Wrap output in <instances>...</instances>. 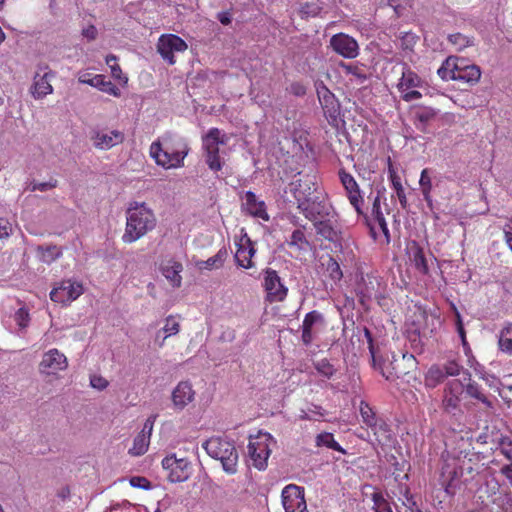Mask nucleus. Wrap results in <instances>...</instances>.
Returning <instances> with one entry per match:
<instances>
[{
  "instance_id": "1",
  "label": "nucleus",
  "mask_w": 512,
  "mask_h": 512,
  "mask_svg": "<svg viewBox=\"0 0 512 512\" xmlns=\"http://www.w3.org/2000/svg\"><path fill=\"white\" fill-rule=\"evenodd\" d=\"M187 141L172 132L165 133L150 145V156L158 166L164 169L184 166V159L189 153Z\"/></svg>"
},
{
  "instance_id": "2",
  "label": "nucleus",
  "mask_w": 512,
  "mask_h": 512,
  "mask_svg": "<svg viewBox=\"0 0 512 512\" xmlns=\"http://www.w3.org/2000/svg\"><path fill=\"white\" fill-rule=\"evenodd\" d=\"M126 225L122 235L125 244H131L155 229L157 218L146 202L132 201L126 212Z\"/></svg>"
},
{
  "instance_id": "3",
  "label": "nucleus",
  "mask_w": 512,
  "mask_h": 512,
  "mask_svg": "<svg viewBox=\"0 0 512 512\" xmlns=\"http://www.w3.org/2000/svg\"><path fill=\"white\" fill-rule=\"evenodd\" d=\"M289 191L297 201V208L310 221H316L325 207L316 202L312 195L316 191L314 177L305 175L289 184Z\"/></svg>"
},
{
  "instance_id": "4",
  "label": "nucleus",
  "mask_w": 512,
  "mask_h": 512,
  "mask_svg": "<svg viewBox=\"0 0 512 512\" xmlns=\"http://www.w3.org/2000/svg\"><path fill=\"white\" fill-rule=\"evenodd\" d=\"M202 447L210 457L221 462L227 474L233 475L237 472L239 456L232 441L223 437H211Z\"/></svg>"
},
{
  "instance_id": "5",
  "label": "nucleus",
  "mask_w": 512,
  "mask_h": 512,
  "mask_svg": "<svg viewBox=\"0 0 512 512\" xmlns=\"http://www.w3.org/2000/svg\"><path fill=\"white\" fill-rule=\"evenodd\" d=\"M205 150V161L209 169L218 172L222 169L223 162L219 156V145L227 142V137L218 128H211L202 138Z\"/></svg>"
},
{
  "instance_id": "6",
  "label": "nucleus",
  "mask_w": 512,
  "mask_h": 512,
  "mask_svg": "<svg viewBox=\"0 0 512 512\" xmlns=\"http://www.w3.org/2000/svg\"><path fill=\"white\" fill-rule=\"evenodd\" d=\"M272 436L266 432H259L256 437H250L248 444V455L252 464L258 470H264L267 467V461L271 453L269 442Z\"/></svg>"
},
{
  "instance_id": "7",
  "label": "nucleus",
  "mask_w": 512,
  "mask_h": 512,
  "mask_svg": "<svg viewBox=\"0 0 512 512\" xmlns=\"http://www.w3.org/2000/svg\"><path fill=\"white\" fill-rule=\"evenodd\" d=\"M263 287L266 300L270 303L283 301L288 294V288L283 283L277 271L266 268L263 271Z\"/></svg>"
},
{
  "instance_id": "8",
  "label": "nucleus",
  "mask_w": 512,
  "mask_h": 512,
  "mask_svg": "<svg viewBox=\"0 0 512 512\" xmlns=\"http://www.w3.org/2000/svg\"><path fill=\"white\" fill-rule=\"evenodd\" d=\"M282 505L285 512H308L303 487L289 484L281 492Z\"/></svg>"
},
{
  "instance_id": "9",
  "label": "nucleus",
  "mask_w": 512,
  "mask_h": 512,
  "mask_svg": "<svg viewBox=\"0 0 512 512\" xmlns=\"http://www.w3.org/2000/svg\"><path fill=\"white\" fill-rule=\"evenodd\" d=\"M68 367L67 357L58 349L53 348L42 355L39 372L45 376H55Z\"/></svg>"
},
{
  "instance_id": "10",
  "label": "nucleus",
  "mask_w": 512,
  "mask_h": 512,
  "mask_svg": "<svg viewBox=\"0 0 512 512\" xmlns=\"http://www.w3.org/2000/svg\"><path fill=\"white\" fill-rule=\"evenodd\" d=\"M359 411L363 423L372 430L378 442H382L389 438L388 425L382 419L377 418L375 412L367 402H360Z\"/></svg>"
},
{
  "instance_id": "11",
  "label": "nucleus",
  "mask_w": 512,
  "mask_h": 512,
  "mask_svg": "<svg viewBox=\"0 0 512 512\" xmlns=\"http://www.w3.org/2000/svg\"><path fill=\"white\" fill-rule=\"evenodd\" d=\"M186 42L175 34L161 35L157 43V51L170 65L175 63V52H184L187 49Z\"/></svg>"
},
{
  "instance_id": "12",
  "label": "nucleus",
  "mask_w": 512,
  "mask_h": 512,
  "mask_svg": "<svg viewBox=\"0 0 512 512\" xmlns=\"http://www.w3.org/2000/svg\"><path fill=\"white\" fill-rule=\"evenodd\" d=\"M84 289L80 282L63 280L50 292V299L57 303L68 304L82 295Z\"/></svg>"
},
{
  "instance_id": "13",
  "label": "nucleus",
  "mask_w": 512,
  "mask_h": 512,
  "mask_svg": "<svg viewBox=\"0 0 512 512\" xmlns=\"http://www.w3.org/2000/svg\"><path fill=\"white\" fill-rule=\"evenodd\" d=\"M90 139L96 149L109 150L121 144L125 137L124 133L119 130L97 128L91 131Z\"/></svg>"
},
{
  "instance_id": "14",
  "label": "nucleus",
  "mask_w": 512,
  "mask_h": 512,
  "mask_svg": "<svg viewBox=\"0 0 512 512\" xmlns=\"http://www.w3.org/2000/svg\"><path fill=\"white\" fill-rule=\"evenodd\" d=\"M332 50L346 59H354L359 55L358 42L348 34L337 33L330 38Z\"/></svg>"
},
{
  "instance_id": "15",
  "label": "nucleus",
  "mask_w": 512,
  "mask_h": 512,
  "mask_svg": "<svg viewBox=\"0 0 512 512\" xmlns=\"http://www.w3.org/2000/svg\"><path fill=\"white\" fill-rule=\"evenodd\" d=\"M162 467L168 471L172 483L184 482L189 478V462L185 458H176L174 454L162 460Z\"/></svg>"
},
{
  "instance_id": "16",
  "label": "nucleus",
  "mask_w": 512,
  "mask_h": 512,
  "mask_svg": "<svg viewBox=\"0 0 512 512\" xmlns=\"http://www.w3.org/2000/svg\"><path fill=\"white\" fill-rule=\"evenodd\" d=\"M339 178L341 184L343 185L346 191V195L349 199L350 204L356 210L357 214H363L362 207L364 204V198L362 196L360 187L356 182L355 178L350 173L346 172L344 169H341L339 171Z\"/></svg>"
},
{
  "instance_id": "17",
  "label": "nucleus",
  "mask_w": 512,
  "mask_h": 512,
  "mask_svg": "<svg viewBox=\"0 0 512 512\" xmlns=\"http://www.w3.org/2000/svg\"><path fill=\"white\" fill-rule=\"evenodd\" d=\"M379 286V280L370 275L362 276L356 283L355 292L363 307H367L372 299L378 298Z\"/></svg>"
},
{
  "instance_id": "18",
  "label": "nucleus",
  "mask_w": 512,
  "mask_h": 512,
  "mask_svg": "<svg viewBox=\"0 0 512 512\" xmlns=\"http://www.w3.org/2000/svg\"><path fill=\"white\" fill-rule=\"evenodd\" d=\"M439 110L430 106L417 105L413 108V124L422 133H429V126L438 115Z\"/></svg>"
},
{
  "instance_id": "19",
  "label": "nucleus",
  "mask_w": 512,
  "mask_h": 512,
  "mask_svg": "<svg viewBox=\"0 0 512 512\" xmlns=\"http://www.w3.org/2000/svg\"><path fill=\"white\" fill-rule=\"evenodd\" d=\"M195 398V391L193 390L190 381H180L171 393V400L176 410H183Z\"/></svg>"
},
{
  "instance_id": "20",
  "label": "nucleus",
  "mask_w": 512,
  "mask_h": 512,
  "mask_svg": "<svg viewBox=\"0 0 512 512\" xmlns=\"http://www.w3.org/2000/svg\"><path fill=\"white\" fill-rule=\"evenodd\" d=\"M78 80L82 84H87L92 87H95L98 90L105 92L109 95L115 97L120 96V89L111 81L106 80V77L104 75H92L90 73H82L79 75Z\"/></svg>"
},
{
  "instance_id": "21",
  "label": "nucleus",
  "mask_w": 512,
  "mask_h": 512,
  "mask_svg": "<svg viewBox=\"0 0 512 512\" xmlns=\"http://www.w3.org/2000/svg\"><path fill=\"white\" fill-rule=\"evenodd\" d=\"M317 95L324 113L335 119L340 110V104L335 95L324 84L317 86Z\"/></svg>"
},
{
  "instance_id": "22",
  "label": "nucleus",
  "mask_w": 512,
  "mask_h": 512,
  "mask_svg": "<svg viewBox=\"0 0 512 512\" xmlns=\"http://www.w3.org/2000/svg\"><path fill=\"white\" fill-rule=\"evenodd\" d=\"M237 250L235 253V260L238 266L244 269H250L254 266L252 258L254 257L256 250L253 246L252 241L248 237L241 238L237 244Z\"/></svg>"
},
{
  "instance_id": "23",
  "label": "nucleus",
  "mask_w": 512,
  "mask_h": 512,
  "mask_svg": "<svg viewBox=\"0 0 512 512\" xmlns=\"http://www.w3.org/2000/svg\"><path fill=\"white\" fill-rule=\"evenodd\" d=\"M323 315L316 310L307 313L302 322L301 340L305 346H309L314 340L313 328L317 324H323Z\"/></svg>"
},
{
  "instance_id": "24",
  "label": "nucleus",
  "mask_w": 512,
  "mask_h": 512,
  "mask_svg": "<svg viewBox=\"0 0 512 512\" xmlns=\"http://www.w3.org/2000/svg\"><path fill=\"white\" fill-rule=\"evenodd\" d=\"M52 77H54V73L51 70L46 71L43 75L37 73L34 76L31 94L35 99H42L53 93V87L50 84Z\"/></svg>"
},
{
  "instance_id": "25",
  "label": "nucleus",
  "mask_w": 512,
  "mask_h": 512,
  "mask_svg": "<svg viewBox=\"0 0 512 512\" xmlns=\"http://www.w3.org/2000/svg\"><path fill=\"white\" fill-rule=\"evenodd\" d=\"M243 207L251 216L265 221L269 220L264 201L259 200L254 192L247 191L245 193Z\"/></svg>"
},
{
  "instance_id": "26",
  "label": "nucleus",
  "mask_w": 512,
  "mask_h": 512,
  "mask_svg": "<svg viewBox=\"0 0 512 512\" xmlns=\"http://www.w3.org/2000/svg\"><path fill=\"white\" fill-rule=\"evenodd\" d=\"M461 391L462 385L458 380L448 383L443 398V408L446 412L454 413L459 408Z\"/></svg>"
},
{
  "instance_id": "27",
  "label": "nucleus",
  "mask_w": 512,
  "mask_h": 512,
  "mask_svg": "<svg viewBox=\"0 0 512 512\" xmlns=\"http://www.w3.org/2000/svg\"><path fill=\"white\" fill-rule=\"evenodd\" d=\"M339 67L343 70L344 74L349 77V82L352 85H363L368 78L363 65L341 62Z\"/></svg>"
},
{
  "instance_id": "28",
  "label": "nucleus",
  "mask_w": 512,
  "mask_h": 512,
  "mask_svg": "<svg viewBox=\"0 0 512 512\" xmlns=\"http://www.w3.org/2000/svg\"><path fill=\"white\" fill-rule=\"evenodd\" d=\"M459 64H464V58L450 56L438 68V76L444 80H456Z\"/></svg>"
},
{
  "instance_id": "29",
  "label": "nucleus",
  "mask_w": 512,
  "mask_h": 512,
  "mask_svg": "<svg viewBox=\"0 0 512 512\" xmlns=\"http://www.w3.org/2000/svg\"><path fill=\"white\" fill-rule=\"evenodd\" d=\"M481 77V70L475 64H468L464 59V64H459L456 74L457 81H463L469 84H475Z\"/></svg>"
},
{
  "instance_id": "30",
  "label": "nucleus",
  "mask_w": 512,
  "mask_h": 512,
  "mask_svg": "<svg viewBox=\"0 0 512 512\" xmlns=\"http://www.w3.org/2000/svg\"><path fill=\"white\" fill-rule=\"evenodd\" d=\"M410 250V260L415 266V268L422 274H427L429 271L427 260L425 258L423 249L413 242V244L409 248Z\"/></svg>"
},
{
  "instance_id": "31",
  "label": "nucleus",
  "mask_w": 512,
  "mask_h": 512,
  "mask_svg": "<svg viewBox=\"0 0 512 512\" xmlns=\"http://www.w3.org/2000/svg\"><path fill=\"white\" fill-rule=\"evenodd\" d=\"M182 270L183 266L181 263L172 261L168 265L163 267L162 273L173 287H180L182 282V277L180 273Z\"/></svg>"
},
{
  "instance_id": "32",
  "label": "nucleus",
  "mask_w": 512,
  "mask_h": 512,
  "mask_svg": "<svg viewBox=\"0 0 512 512\" xmlns=\"http://www.w3.org/2000/svg\"><path fill=\"white\" fill-rule=\"evenodd\" d=\"M421 86L420 77L409 68H405L402 77L397 85L400 92H405L411 88H417Z\"/></svg>"
},
{
  "instance_id": "33",
  "label": "nucleus",
  "mask_w": 512,
  "mask_h": 512,
  "mask_svg": "<svg viewBox=\"0 0 512 512\" xmlns=\"http://www.w3.org/2000/svg\"><path fill=\"white\" fill-rule=\"evenodd\" d=\"M389 180L391 181L392 188L394 189L396 196L400 202V205L403 209H406L408 206V200L404 191V188L401 183V178L397 174V172L390 166L389 170Z\"/></svg>"
},
{
  "instance_id": "34",
  "label": "nucleus",
  "mask_w": 512,
  "mask_h": 512,
  "mask_svg": "<svg viewBox=\"0 0 512 512\" xmlns=\"http://www.w3.org/2000/svg\"><path fill=\"white\" fill-rule=\"evenodd\" d=\"M227 257V250L220 249L214 256L208 258L207 260H200L196 263V266L200 270H212L217 269L223 266L224 261Z\"/></svg>"
},
{
  "instance_id": "35",
  "label": "nucleus",
  "mask_w": 512,
  "mask_h": 512,
  "mask_svg": "<svg viewBox=\"0 0 512 512\" xmlns=\"http://www.w3.org/2000/svg\"><path fill=\"white\" fill-rule=\"evenodd\" d=\"M323 5V0H301L299 2V11L302 16L315 17L322 11Z\"/></svg>"
},
{
  "instance_id": "36",
  "label": "nucleus",
  "mask_w": 512,
  "mask_h": 512,
  "mask_svg": "<svg viewBox=\"0 0 512 512\" xmlns=\"http://www.w3.org/2000/svg\"><path fill=\"white\" fill-rule=\"evenodd\" d=\"M37 252L43 263L51 264L62 256V249L56 245L38 246Z\"/></svg>"
},
{
  "instance_id": "37",
  "label": "nucleus",
  "mask_w": 512,
  "mask_h": 512,
  "mask_svg": "<svg viewBox=\"0 0 512 512\" xmlns=\"http://www.w3.org/2000/svg\"><path fill=\"white\" fill-rule=\"evenodd\" d=\"M316 446L318 447H326L335 451H338L342 454H346V450L343 449L339 443L334 439L332 433L323 432L316 436L315 439Z\"/></svg>"
},
{
  "instance_id": "38",
  "label": "nucleus",
  "mask_w": 512,
  "mask_h": 512,
  "mask_svg": "<svg viewBox=\"0 0 512 512\" xmlns=\"http://www.w3.org/2000/svg\"><path fill=\"white\" fill-rule=\"evenodd\" d=\"M465 390L468 396L477 399L483 403L486 408H493V401L483 393L481 387L476 382L468 383Z\"/></svg>"
},
{
  "instance_id": "39",
  "label": "nucleus",
  "mask_w": 512,
  "mask_h": 512,
  "mask_svg": "<svg viewBox=\"0 0 512 512\" xmlns=\"http://www.w3.org/2000/svg\"><path fill=\"white\" fill-rule=\"evenodd\" d=\"M445 378V373L439 365H433L425 375V385L429 388H435Z\"/></svg>"
},
{
  "instance_id": "40",
  "label": "nucleus",
  "mask_w": 512,
  "mask_h": 512,
  "mask_svg": "<svg viewBox=\"0 0 512 512\" xmlns=\"http://www.w3.org/2000/svg\"><path fill=\"white\" fill-rule=\"evenodd\" d=\"M448 41L457 51H462L467 47L474 46L475 44L474 37H470L462 33H453L448 35Z\"/></svg>"
},
{
  "instance_id": "41",
  "label": "nucleus",
  "mask_w": 512,
  "mask_h": 512,
  "mask_svg": "<svg viewBox=\"0 0 512 512\" xmlns=\"http://www.w3.org/2000/svg\"><path fill=\"white\" fill-rule=\"evenodd\" d=\"M288 245L297 251H307L309 241L307 240L303 229L299 228L292 232Z\"/></svg>"
},
{
  "instance_id": "42",
  "label": "nucleus",
  "mask_w": 512,
  "mask_h": 512,
  "mask_svg": "<svg viewBox=\"0 0 512 512\" xmlns=\"http://www.w3.org/2000/svg\"><path fill=\"white\" fill-rule=\"evenodd\" d=\"M317 234L321 235L324 239L335 241L338 238V233L329 220L317 221L315 224Z\"/></svg>"
},
{
  "instance_id": "43",
  "label": "nucleus",
  "mask_w": 512,
  "mask_h": 512,
  "mask_svg": "<svg viewBox=\"0 0 512 512\" xmlns=\"http://www.w3.org/2000/svg\"><path fill=\"white\" fill-rule=\"evenodd\" d=\"M149 444H150V438H148L144 434H138L134 438L133 445L129 449L128 453L131 456H136V457L141 456L147 452Z\"/></svg>"
},
{
  "instance_id": "44",
  "label": "nucleus",
  "mask_w": 512,
  "mask_h": 512,
  "mask_svg": "<svg viewBox=\"0 0 512 512\" xmlns=\"http://www.w3.org/2000/svg\"><path fill=\"white\" fill-rule=\"evenodd\" d=\"M421 193L423 195L424 200L427 202L429 206H432V198H431V190H432V181L428 174V169H423L420 175L419 180Z\"/></svg>"
},
{
  "instance_id": "45",
  "label": "nucleus",
  "mask_w": 512,
  "mask_h": 512,
  "mask_svg": "<svg viewBox=\"0 0 512 512\" xmlns=\"http://www.w3.org/2000/svg\"><path fill=\"white\" fill-rule=\"evenodd\" d=\"M324 416V410L321 406L311 404L306 409H300L299 411V419L300 420H308V421H316L320 417Z\"/></svg>"
},
{
  "instance_id": "46",
  "label": "nucleus",
  "mask_w": 512,
  "mask_h": 512,
  "mask_svg": "<svg viewBox=\"0 0 512 512\" xmlns=\"http://www.w3.org/2000/svg\"><path fill=\"white\" fill-rule=\"evenodd\" d=\"M491 502L501 509L502 512H512V493L510 491L499 493Z\"/></svg>"
},
{
  "instance_id": "47",
  "label": "nucleus",
  "mask_w": 512,
  "mask_h": 512,
  "mask_svg": "<svg viewBox=\"0 0 512 512\" xmlns=\"http://www.w3.org/2000/svg\"><path fill=\"white\" fill-rule=\"evenodd\" d=\"M498 343L501 351L512 354V325L505 327L500 332Z\"/></svg>"
},
{
  "instance_id": "48",
  "label": "nucleus",
  "mask_w": 512,
  "mask_h": 512,
  "mask_svg": "<svg viewBox=\"0 0 512 512\" xmlns=\"http://www.w3.org/2000/svg\"><path fill=\"white\" fill-rule=\"evenodd\" d=\"M116 61L117 57L115 55L111 54L106 57V64L110 67L112 77L126 84L128 78L122 74V70Z\"/></svg>"
},
{
  "instance_id": "49",
  "label": "nucleus",
  "mask_w": 512,
  "mask_h": 512,
  "mask_svg": "<svg viewBox=\"0 0 512 512\" xmlns=\"http://www.w3.org/2000/svg\"><path fill=\"white\" fill-rule=\"evenodd\" d=\"M326 272L329 278L335 283L339 282L343 277L340 265L333 257H329L327 261Z\"/></svg>"
},
{
  "instance_id": "50",
  "label": "nucleus",
  "mask_w": 512,
  "mask_h": 512,
  "mask_svg": "<svg viewBox=\"0 0 512 512\" xmlns=\"http://www.w3.org/2000/svg\"><path fill=\"white\" fill-rule=\"evenodd\" d=\"M497 443L500 453L512 463V438L501 435Z\"/></svg>"
},
{
  "instance_id": "51",
  "label": "nucleus",
  "mask_w": 512,
  "mask_h": 512,
  "mask_svg": "<svg viewBox=\"0 0 512 512\" xmlns=\"http://www.w3.org/2000/svg\"><path fill=\"white\" fill-rule=\"evenodd\" d=\"M400 500L402 502V507L400 508L399 512H421L414 497L409 493L408 490H405L403 498Z\"/></svg>"
},
{
  "instance_id": "52",
  "label": "nucleus",
  "mask_w": 512,
  "mask_h": 512,
  "mask_svg": "<svg viewBox=\"0 0 512 512\" xmlns=\"http://www.w3.org/2000/svg\"><path fill=\"white\" fill-rule=\"evenodd\" d=\"M314 367L319 374L330 379L335 374V368L327 359H321L314 363Z\"/></svg>"
},
{
  "instance_id": "53",
  "label": "nucleus",
  "mask_w": 512,
  "mask_h": 512,
  "mask_svg": "<svg viewBox=\"0 0 512 512\" xmlns=\"http://www.w3.org/2000/svg\"><path fill=\"white\" fill-rule=\"evenodd\" d=\"M372 500L374 502V512H392V509L381 493H373Z\"/></svg>"
},
{
  "instance_id": "54",
  "label": "nucleus",
  "mask_w": 512,
  "mask_h": 512,
  "mask_svg": "<svg viewBox=\"0 0 512 512\" xmlns=\"http://www.w3.org/2000/svg\"><path fill=\"white\" fill-rule=\"evenodd\" d=\"M370 225H371V232L373 233L374 236H376V229L378 228L384 234L386 241L389 242L390 234H389V229H388L387 222H386L384 216L373 220V223H371Z\"/></svg>"
},
{
  "instance_id": "55",
  "label": "nucleus",
  "mask_w": 512,
  "mask_h": 512,
  "mask_svg": "<svg viewBox=\"0 0 512 512\" xmlns=\"http://www.w3.org/2000/svg\"><path fill=\"white\" fill-rule=\"evenodd\" d=\"M57 184H58V182L55 179H50L49 181H46V182L33 181L30 183L28 189L32 192H34V191L44 192V191H48V190H51V189L57 187Z\"/></svg>"
},
{
  "instance_id": "56",
  "label": "nucleus",
  "mask_w": 512,
  "mask_h": 512,
  "mask_svg": "<svg viewBox=\"0 0 512 512\" xmlns=\"http://www.w3.org/2000/svg\"><path fill=\"white\" fill-rule=\"evenodd\" d=\"M14 320L20 328L25 329L28 327L30 322L28 310L24 307L19 308L14 314Z\"/></svg>"
},
{
  "instance_id": "57",
  "label": "nucleus",
  "mask_w": 512,
  "mask_h": 512,
  "mask_svg": "<svg viewBox=\"0 0 512 512\" xmlns=\"http://www.w3.org/2000/svg\"><path fill=\"white\" fill-rule=\"evenodd\" d=\"M179 327V323L172 316H169L166 319L165 326L163 327V331L166 334L163 340H165L169 336L177 334L179 332Z\"/></svg>"
},
{
  "instance_id": "58",
  "label": "nucleus",
  "mask_w": 512,
  "mask_h": 512,
  "mask_svg": "<svg viewBox=\"0 0 512 512\" xmlns=\"http://www.w3.org/2000/svg\"><path fill=\"white\" fill-rule=\"evenodd\" d=\"M447 376H458L461 373L463 367L459 365L455 360L447 361L443 367H441Z\"/></svg>"
},
{
  "instance_id": "59",
  "label": "nucleus",
  "mask_w": 512,
  "mask_h": 512,
  "mask_svg": "<svg viewBox=\"0 0 512 512\" xmlns=\"http://www.w3.org/2000/svg\"><path fill=\"white\" fill-rule=\"evenodd\" d=\"M90 386L98 391H103L109 386V382L101 375L90 376Z\"/></svg>"
},
{
  "instance_id": "60",
  "label": "nucleus",
  "mask_w": 512,
  "mask_h": 512,
  "mask_svg": "<svg viewBox=\"0 0 512 512\" xmlns=\"http://www.w3.org/2000/svg\"><path fill=\"white\" fill-rule=\"evenodd\" d=\"M130 485L134 488H140L144 490H149L151 488V483L145 477L134 476L130 478Z\"/></svg>"
},
{
  "instance_id": "61",
  "label": "nucleus",
  "mask_w": 512,
  "mask_h": 512,
  "mask_svg": "<svg viewBox=\"0 0 512 512\" xmlns=\"http://www.w3.org/2000/svg\"><path fill=\"white\" fill-rule=\"evenodd\" d=\"M157 415H151L149 416L146 421L144 422L143 428L140 431L139 434H144L148 438H151L154 423L156 421Z\"/></svg>"
},
{
  "instance_id": "62",
  "label": "nucleus",
  "mask_w": 512,
  "mask_h": 512,
  "mask_svg": "<svg viewBox=\"0 0 512 512\" xmlns=\"http://www.w3.org/2000/svg\"><path fill=\"white\" fill-rule=\"evenodd\" d=\"M380 192L377 193V195L375 196L374 200H373V204H372V221L379 218V217H383L384 214L381 210V199H380Z\"/></svg>"
},
{
  "instance_id": "63",
  "label": "nucleus",
  "mask_w": 512,
  "mask_h": 512,
  "mask_svg": "<svg viewBox=\"0 0 512 512\" xmlns=\"http://www.w3.org/2000/svg\"><path fill=\"white\" fill-rule=\"evenodd\" d=\"M486 491L488 493V497H490L491 500L499 493H503V491H500V485L496 480H491L486 483Z\"/></svg>"
},
{
  "instance_id": "64",
  "label": "nucleus",
  "mask_w": 512,
  "mask_h": 512,
  "mask_svg": "<svg viewBox=\"0 0 512 512\" xmlns=\"http://www.w3.org/2000/svg\"><path fill=\"white\" fill-rule=\"evenodd\" d=\"M408 338L414 348H421L423 346L422 336L417 329L409 331Z\"/></svg>"
}]
</instances>
